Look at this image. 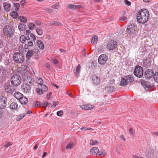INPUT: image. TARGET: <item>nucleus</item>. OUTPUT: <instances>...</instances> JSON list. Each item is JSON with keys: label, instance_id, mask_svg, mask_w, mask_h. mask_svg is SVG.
I'll return each instance as SVG.
<instances>
[{"label": "nucleus", "instance_id": "1", "mask_svg": "<svg viewBox=\"0 0 158 158\" xmlns=\"http://www.w3.org/2000/svg\"><path fill=\"white\" fill-rule=\"evenodd\" d=\"M149 14L148 10L143 9L140 10L137 15V20L140 23H145L148 20Z\"/></svg>", "mask_w": 158, "mask_h": 158}, {"label": "nucleus", "instance_id": "2", "mask_svg": "<svg viewBox=\"0 0 158 158\" xmlns=\"http://www.w3.org/2000/svg\"><path fill=\"white\" fill-rule=\"evenodd\" d=\"M21 68L20 73L22 74L23 78V83L33 85L34 83L33 80L28 75L29 72L27 70V67L25 65H23Z\"/></svg>", "mask_w": 158, "mask_h": 158}, {"label": "nucleus", "instance_id": "3", "mask_svg": "<svg viewBox=\"0 0 158 158\" xmlns=\"http://www.w3.org/2000/svg\"><path fill=\"white\" fill-rule=\"evenodd\" d=\"M37 83L39 85H38V88L36 89L38 94L41 95L43 94L44 92H46L48 90V87L46 85L43 84V81L42 78H38L37 80Z\"/></svg>", "mask_w": 158, "mask_h": 158}, {"label": "nucleus", "instance_id": "4", "mask_svg": "<svg viewBox=\"0 0 158 158\" xmlns=\"http://www.w3.org/2000/svg\"><path fill=\"white\" fill-rule=\"evenodd\" d=\"M15 32L14 27L11 24L6 25L3 29V32L5 36L10 37L13 36Z\"/></svg>", "mask_w": 158, "mask_h": 158}, {"label": "nucleus", "instance_id": "5", "mask_svg": "<svg viewBox=\"0 0 158 158\" xmlns=\"http://www.w3.org/2000/svg\"><path fill=\"white\" fill-rule=\"evenodd\" d=\"M13 58L15 62L17 63H21L24 60L23 55L19 52L15 53Z\"/></svg>", "mask_w": 158, "mask_h": 158}, {"label": "nucleus", "instance_id": "6", "mask_svg": "<svg viewBox=\"0 0 158 158\" xmlns=\"http://www.w3.org/2000/svg\"><path fill=\"white\" fill-rule=\"evenodd\" d=\"M10 81L11 83L13 85L16 86L20 84L21 82V78L19 75L16 74L12 76Z\"/></svg>", "mask_w": 158, "mask_h": 158}, {"label": "nucleus", "instance_id": "7", "mask_svg": "<svg viewBox=\"0 0 158 158\" xmlns=\"http://www.w3.org/2000/svg\"><path fill=\"white\" fill-rule=\"evenodd\" d=\"M135 75L139 77H141L143 75V68L139 65H137L134 71Z\"/></svg>", "mask_w": 158, "mask_h": 158}, {"label": "nucleus", "instance_id": "8", "mask_svg": "<svg viewBox=\"0 0 158 158\" xmlns=\"http://www.w3.org/2000/svg\"><path fill=\"white\" fill-rule=\"evenodd\" d=\"M117 43L116 41L111 40L108 42L106 48L109 50H113L117 47Z\"/></svg>", "mask_w": 158, "mask_h": 158}, {"label": "nucleus", "instance_id": "9", "mask_svg": "<svg viewBox=\"0 0 158 158\" xmlns=\"http://www.w3.org/2000/svg\"><path fill=\"white\" fill-rule=\"evenodd\" d=\"M32 85L23 83L21 87L22 90L25 93H29L30 91Z\"/></svg>", "mask_w": 158, "mask_h": 158}, {"label": "nucleus", "instance_id": "10", "mask_svg": "<svg viewBox=\"0 0 158 158\" xmlns=\"http://www.w3.org/2000/svg\"><path fill=\"white\" fill-rule=\"evenodd\" d=\"M146 156L148 158H157L158 157V154H157L156 152L155 151L153 150L149 149Z\"/></svg>", "mask_w": 158, "mask_h": 158}, {"label": "nucleus", "instance_id": "11", "mask_svg": "<svg viewBox=\"0 0 158 158\" xmlns=\"http://www.w3.org/2000/svg\"><path fill=\"white\" fill-rule=\"evenodd\" d=\"M107 59L108 57L106 54H102L99 57L98 59V63L101 64L103 65L106 63Z\"/></svg>", "mask_w": 158, "mask_h": 158}, {"label": "nucleus", "instance_id": "12", "mask_svg": "<svg viewBox=\"0 0 158 158\" xmlns=\"http://www.w3.org/2000/svg\"><path fill=\"white\" fill-rule=\"evenodd\" d=\"M136 26L134 24H131L127 27V31L130 34H133L135 31Z\"/></svg>", "mask_w": 158, "mask_h": 158}, {"label": "nucleus", "instance_id": "13", "mask_svg": "<svg viewBox=\"0 0 158 158\" xmlns=\"http://www.w3.org/2000/svg\"><path fill=\"white\" fill-rule=\"evenodd\" d=\"M8 74V72L2 66H0V79H5Z\"/></svg>", "mask_w": 158, "mask_h": 158}, {"label": "nucleus", "instance_id": "14", "mask_svg": "<svg viewBox=\"0 0 158 158\" xmlns=\"http://www.w3.org/2000/svg\"><path fill=\"white\" fill-rule=\"evenodd\" d=\"M7 98L5 97H0V109L4 108L6 106Z\"/></svg>", "mask_w": 158, "mask_h": 158}, {"label": "nucleus", "instance_id": "15", "mask_svg": "<svg viewBox=\"0 0 158 158\" xmlns=\"http://www.w3.org/2000/svg\"><path fill=\"white\" fill-rule=\"evenodd\" d=\"M154 73L153 71L149 69H147L145 72L144 76L146 78L150 79L152 77Z\"/></svg>", "mask_w": 158, "mask_h": 158}, {"label": "nucleus", "instance_id": "16", "mask_svg": "<svg viewBox=\"0 0 158 158\" xmlns=\"http://www.w3.org/2000/svg\"><path fill=\"white\" fill-rule=\"evenodd\" d=\"M4 90L5 92L7 93L12 94L15 91V89L14 87L9 85L5 86Z\"/></svg>", "mask_w": 158, "mask_h": 158}, {"label": "nucleus", "instance_id": "17", "mask_svg": "<svg viewBox=\"0 0 158 158\" xmlns=\"http://www.w3.org/2000/svg\"><path fill=\"white\" fill-rule=\"evenodd\" d=\"M100 82L99 77L97 76H94L92 78V82L93 84L95 85H97L99 84Z\"/></svg>", "mask_w": 158, "mask_h": 158}, {"label": "nucleus", "instance_id": "18", "mask_svg": "<svg viewBox=\"0 0 158 158\" xmlns=\"http://www.w3.org/2000/svg\"><path fill=\"white\" fill-rule=\"evenodd\" d=\"M99 149L98 148L94 147L92 148L90 151V153L92 155H97Z\"/></svg>", "mask_w": 158, "mask_h": 158}, {"label": "nucleus", "instance_id": "19", "mask_svg": "<svg viewBox=\"0 0 158 158\" xmlns=\"http://www.w3.org/2000/svg\"><path fill=\"white\" fill-rule=\"evenodd\" d=\"M151 61L147 59H145L143 61V66L145 68H147L149 67L151 64Z\"/></svg>", "mask_w": 158, "mask_h": 158}, {"label": "nucleus", "instance_id": "20", "mask_svg": "<svg viewBox=\"0 0 158 158\" xmlns=\"http://www.w3.org/2000/svg\"><path fill=\"white\" fill-rule=\"evenodd\" d=\"M81 6L79 5L69 4L68 5V8L71 9H75L81 8Z\"/></svg>", "mask_w": 158, "mask_h": 158}, {"label": "nucleus", "instance_id": "21", "mask_svg": "<svg viewBox=\"0 0 158 158\" xmlns=\"http://www.w3.org/2000/svg\"><path fill=\"white\" fill-rule=\"evenodd\" d=\"M4 10L6 11H9L10 9V4L7 2H4L3 4Z\"/></svg>", "mask_w": 158, "mask_h": 158}, {"label": "nucleus", "instance_id": "22", "mask_svg": "<svg viewBox=\"0 0 158 158\" xmlns=\"http://www.w3.org/2000/svg\"><path fill=\"white\" fill-rule=\"evenodd\" d=\"M105 90L108 92H113L115 91V88L114 86H109L106 87Z\"/></svg>", "mask_w": 158, "mask_h": 158}, {"label": "nucleus", "instance_id": "23", "mask_svg": "<svg viewBox=\"0 0 158 158\" xmlns=\"http://www.w3.org/2000/svg\"><path fill=\"white\" fill-rule=\"evenodd\" d=\"M124 78L127 83V84L131 83L133 81V78L131 75L126 76Z\"/></svg>", "mask_w": 158, "mask_h": 158}, {"label": "nucleus", "instance_id": "24", "mask_svg": "<svg viewBox=\"0 0 158 158\" xmlns=\"http://www.w3.org/2000/svg\"><path fill=\"white\" fill-rule=\"evenodd\" d=\"M18 107V105L17 102H13L11 103L10 106V109L12 110L16 109Z\"/></svg>", "mask_w": 158, "mask_h": 158}, {"label": "nucleus", "instance_id": "25", "mask_svg": "<svg viewBox=\"0 0 158 158\" xmlns=\"http://www.w3.org/2000/svg\"><path fill=\"white\" fill-rule=\"evenodd\" d=\"M19 102L22 104H26L28 102V99L26 97L23 95L19 99Z\"/></svg>", "mask_w": 158, "mask_h": 158}, {"label": "nucleus", "instance_id": "26", "mask_svg": "<svg viewBox=\"0 0 158 158\" xmlns=\"http://www.w3.org/2000/svg\"><path fill=\"white\" fill-rule=\"evenodd\" d=\"M37 44L38 47L41 49L44 48V45L43 42L40 40H38L37 41Z\"/></svg>", "mask_w": 158, "mask_h": 158}, {"label": "nucleus", "instance_id": "27", "mask_svg": "<svg viewBox=\"0 0 158 158\" xmlns=\"http://www.w3.org/2000/svg\"><path fill=\"white\" fill-rule=\"evenodd\" d=\"M18 28L20 31L25 30L26 28V26L24 23H20L18 26Z\"/></svg>", "mask_w": 158, "mask_h": 158}, {"label": "nucleus", "instance_id": "28", "mask_svg": "<svg viewBox=\"0 0 158 158\" xmlns=\"http://www.w3.org/2000/svg\"><path fill=\"white\" fill-rule=\"evenodd\" d=\"M50 24L51 25L54 26H62V24L59 21H53L51 22Z\"/></svg>", "mask_w": 158, "mask_h": 158}, {"label": "nucleus", "instance_id": "29", "mask_svg": "<svg viewBox=\"0 0 158 158\" xmlns=\"http://www.w3.org/2000/svg\"><path fill=\"white\" fill-rule=\"evenodd\" d=\"M23 95L19 92H15L14 94V96L16 99L19 100Z\"/></svg>", "mask_w": 158, "mask_h": 158}, {"label": "nucleus", "instance_id": "30", "mask_svg": "<svg viewBox=\"0 0 158 158\" xmlns=\"http://www.w3.org/2000/svg\"><path fill=\"white\" fill-rule=\"evenodd\" d=\"M81 69V65L80 64H79L77 66V68L75 70V73L76 74V76L77 77H78L79 76V74L80 71Z\"/></svg>", "mask_w": 158, "mask_h": 158}, {"label": "nucleus", "instance_id": "31", "mask_svg": "<svg viewBox=\"0 0 158 158\" xmlns=\"http://www.w3.org/2000/svg\"><path fill=\"white\" fill-rule=\"evenodd\" d=\"M33 54V50H32L31 49L28 50L26 54V58L27 59H29L32 56Z\"/></svg>", "mask_w": 158, "mask_h": 158}, {"label": "nucleus", "instance_id": "32", "mask_svg": "<svg viewBox=\"0 0 158 158\" xmlns=\"http://www.w3.org/2000/svg\"><path fill=\"white\" fill-rule=\"evenodd\" d=\"M98 37L97 35L94 36L91 40V42L93 44H96L98 41Z\"/></svg>", "mask_w": 158, "mask_h": 158}, {"label": "nucleus", "instance_id": "33", "mask_svg": "<svg viewBox=\"0 0 158 158\" xmlns=\"http://www.w3.org/2000/svg\"><path fill=\"white\" fill-rule=\"evenodd\" d=\"M29 38L28 37V39L27 38H26L24 35H22L21 36L20 38V41L22 43H24L26 40H28Z\"/></svg>", "mask_w": 158, "mask_h": 158}, {"label": "nucleus", "instance_id": "34", "mask_svg": "<svg viewBox=\"0 0 158 158\" xmlns=\"http://www.w3.org/2000/svg\"><path fill=\"white\" fill-rule=\"evenodd\" d=\"M143 85L146 90H148L150 87L149 83L147 82H144L143 83Z\"/></svg>", "mask_w": 158, "mask_h": 158}, {"label": "nucleus", "instance_id": "35", "mask_svg": "<svg viewBox=\"0 0 158 158\" xmlns=\"http://www.w3.org/2000/svg\"><path fill=\"white\" fill-rule=\"evenodd\" d=\"M120 85L122 86H125L127 85V83L123 77H122L121 79Z\"/></svg>", "mask_w": 158, "mask_h": 158}, {"label": "nucleus", "instance_id": "36", "mask_svg": "<svg viewBox=\"0 0 158 158\" xmlns=\"http://www.w3.org/2000/svg\"><path fill=\"white\" fill-rule=\"evenodd\" d=\"M11 16L14 18L16 19L18 16V14L16 11H13L10 13Z\"/></svg>", "mask_w": 158, "mask_h": 158}, {"label": "nucleus", "instance_id": "37", "mask_svg": "<svg viewBox=\"0 0 158 158\" xmlns=\"http://www.w3.org/2000/svg\"><path fill=\"white\" fill-rule=\"evenodd\" d=\"M106 152H104V151L103 150H102L100 151L99 150V152H98V155H100L102 157L104 156H106Z\"/></svg>", "mask_w": 158, "mask_h": 158}, {"label": "nucleus", "instance_id": "38", "mask_svg": "<svg viewBox=\"0 0 158 158\" xmlns=\"http://www.w3.org/2000/svg\"><path fill=\"white\" fill-rule=\"evenodd\" d=\"M25 115V114H20L17 116L16 118V120L17 121H19L21 119H23Z\"/></svg>", "mask_w": 158, "mask_h": 158}, {"label": "nucleus", "instance_id": "39", "mask_svg": "<svg viewBox=\"0 0 158 158\" xmlns=\"http://www.w3.org/2000/svg\"><path fill=\"white\" fill-rule=\"evenodd\" d=\"M29 27L30 29L33 30L35 29V25L33 23H30L29 24Z\"/></svg>", "mask_w": 158, "mask_h": 158}, {"label": "nucleus", "instance_id": "40", "mask_svg": "<svg viewBox=\"0 0 158 158\" xmlns=\"http://www.w3.org/2000/svg\"><path fill=\"white\" fill-rule=\"evenodd\" d=\"M74 148V145L73 143L72 142H70L69 143L66 147V149H71Z\"/></svg>", "mask_w": 158, "mask_h": 158}, {"label": "nucleus", "instance_id": "41", "mask_svg": "<svg viewBox=\"0 0 158 158\" xmlns=\"http://www.w3.org/2000/svg\"><path fill=\"white\" fill-rule=\"evenodd\" d=\"M18 19L20 21L23 23L26 22L27 21V18L23 16H20L19 18Z\"/></svg>", "mask_w": 158, "mask_h": 158}, {"label": "nucleus", "instance_id": "42", "mask_svg": "<svg viewBox=\"0 0 158 158\" xmlns=\"http://www.w3.org/2000/svg\"><path fill=\"white\" fill-rule=\"evenodd\" d=\"M5 57V54L2 52H0V62H1L2 59Z\"/></svg>", "mask_w": 158, "mask_h": 158}, {"label": "nucleus", "instance_id": "43", "mask_svg": "<svg viewBox=\"0 0 158 158\" xmlns=\"http://www.w3.org/2000/svg\"><path fill=\"white\" fill-rule=\"evenodd\" d=\"M153 78L156 82H158V72L155 73L153 76Z\"/></svg>", "mask_w": 158, "mask_h": 158}, {"label": "nucleus", "instance_id": "44", "mask_svg": "<svg viewBox=\"0 0 158 158\" xmlns=\"http://www.w3.org/2000/svg\"><path fill=\"white\" fill-rule=\"evenodd\" d=\"M36 31L37 34L40 35H41L43 34V31L40 28H37L36 29Z\"/></svg>", "mask_w": 158, "mask_h": 158}, {"label": "nucleus", "instance_id": "45", "mask_svg": "<svg viewBox=\"0 0 158 158\" xmlns=\"http://www.w3.org/2000/svg\"><path fill=\"white\" fill-rule=\"evenodd\" d=\"M14 7L15 10L17 11H18L20 7V5L19 3H15L14 4Z\"/></svg>", "mask_w": 158, "mask_h": 158}, {"label": "nucleus", "instance_id": "46", "mask_svg": "<svg viewBox=\"0 0 158 158\" xmlns=\"http://www.w3.org/2000/svg\"><path fill=\"white\" fill-rule=\"evenodd\" d=\"M98 141L96 140L91 139L90 140V144L92 145H94L98 143Z\"/></svg>", "mask_w": 158, "mask_h": 158}, {"label": "nucleus", "instance_id": "47", "mask_svg": "<svg viewBox=\"0 0 158 158\" xmlns=\"http://www.w3.org/2000/svg\"><path fill=\"white\" fill-rule=\"evenodd\" d=\"M82 131H86L87 130H93V129L91 128H86L85 127H82L80 129Z\"/></svg>", "mask_w": 158, "mask_h": 158}, {"label": "nucleus", "instance_id": "48", "mask_svg": "<svg viewBox=\"0 0 158 158\" xmlns=\"http://www.w3.org/2000/svg\"><path fill=\"white\" fill-rule=\"evenodd\" d=\"M94 106L91 105H86V110H90L94 108Z\"/></svg>", "mask_w": 158, "mask_h": 158}, {"label": "nucleus", "instance_id": "49", "mask_svg": "<svg viewBox=\"0 0 158 158\" xmlns=\"http://www.w3.org/2000/svg\"><path fill=\"white\" fill-rule=\"evenodd\" d=\"M5 45L4 42L2 40H0V48H3Z\"/></svg>", "mask_w": 158, "mask_h": 158}, {"label": "nucleus", "instance_id": "50", "mask_svg": "<svg viewBox=\"0 0 158 158\" xmlns=\"http://www.w3.org/2000/svg\"><path fill=\"white\" fill-rule=\"evenodd\" d=\"M56 114L58 116H61L63 114V112L62 111L60 110L57 112Z\"/></svg>", "mask_w": 158, "mask_h": 158}, {"label": "nucleus", "instance_id": "51", "mask_svg": "<svg viewBox=\"0 0 158 158\" xmlns=\"http://www.w3.org/2000/svg\"><path fill=\"white\" fill-rule=\"evenodd\" d=\"M42 104L43 105V107H44L45 108H46L48 106L49 104L50 105V103H48L47 102H45L44 103H42Z\"/></svg>", "mask_w": 158, "mask_h": 158}, {"label": "nucleus", "instance_id": "52", "mask_svg": "<svg viewBox=\"0 0 158 158\" xmlns=\"http://www.w3.org/2000/svg\"><path fill=\"white\" fill-rule=\"evenodd\" d=\"M33 53H34L35 54H37L39 52V49L37 47L35 48L33 50Z\"/></svg>", "mask_w": 158, "mask_h": 158}, {"label": "nucleus", "instance_id": "53", "mask_svg": "<svg viewBox=\"0 0 158 158\" xmlns=\"http://www.w3.org/2000/svg\"><path fill=\"white\" fill-rule=\"evenodd\" d=\"M52 61L54 64H56L58 63V61L56 59H52Z\"/></svg>", "mask_w": 158, "mask_h": 158}, {"label": "nucleus", "instance_id": "54", "mask_svg": "<svg viewBox=\"0 0 158 158\" xmlns=\"http://www.w3.org/2000/svg\"><path fill=\"white\" fill-rule=\"evenodd\" d=\"M124 2L125 4L128 6H130L131 5V2L127 0H125Z\"/></svg>", "mask_w": 158, "mask_h": 158}, {"label": "nucleus", "instance_id": "55", "mask_svg": "<svg viewBox=\"0 0 158 158\" xmlns=\"http://www.w3.org/2000/svg\"><path fill=\"white\" fill-rule=\"evenodd\" d=\"M30 37L32 39L33 41H35L36 40V38L34 34L32 33L30 34Z\"/></svg>", "mask_w": 158, "mask_h": 158}, {"label": "nucleus", "instance_id": "56", "mask_svg": "<svg viewBox=\"0 0 158 158\" xmlns=\"http://www.w3.org/2000/svg\"><path fill=\"white\" fill-rule=\"evenodd\" d=\"M127 18L125 16H122L120 17V20L122 21H125L127 20Z\"/></svg>", "mask_w": 158, "mask_h": 158}, {"label": "nucleus", "instance_id": "57", "mask_svg": "<svg viewBox=\"0 0 158 158\" xmlns=\"http://www.w3.org/2000/svg\"><path fill=\"white\" fill-rule=\"evenodd\" d=\"M12 144L10 143V142H8L7 143H6L5 144L4 146L5 148H7L9 146H10V145H11Z\"/></svg>", "mask_w": 158, "mask_h": 158}, {"label": "nucleus", "instance_id": "58", "mask_svg": "<svg viewBox=\"0 0 158 158\" xmlns=\"http://www.w3.org/2000/svg\"><path fill=\"white\" fill-rule=\"evenodd\" d=\"M27 44L30 47L32 46L33 45V43L31 41H29L27 42Z\"/></svg>", "mask_w": 158, "mask_h": 158}, {"label": "nucleus", "instance_id": "59", "mask_svg": "<svg viewBox=\"0 0 158 158\" xmlns=\"http://www.w3.org/2000/svg\"><path fill=\"white\" fill-rule=\"evenodd\" d=\"M26 3V1L25 0H22L20 2V4L21 6H24L25 3Z\"/></svg>", "mask_w": 158, "mask_h": 158}, {"label": "nucleus", "instance_id": "60", "mask_svg": "<svg viewBox=\"0 0 158 158\" xmlns=\"http://www.w3.org/2000/svg\"><path fill=\"white\" fill-rule=\"evenodd\" d=\"M35 23L36 25L38 26H40L41 24V23L40 21H36L35 22Z\"/></svg>", "mask_w": 158, "mask_h": 158}, {"label": "nucleus", "instance_id": "61", "mask_svg": "<svg viewBox=\"0 0 158 158\" xmlns=\"http://www.w3.org/2000/svg\"><path fill=\"white\" fill-rule=\"evenodd\" d=\"M59 103L58 102H54L53 103V105L54 107H55L56 105H58Z\"/></svg>", "mask_w": 158, "mask_h": 158}, {"label": "nucleus", "instance_id": "62", "mask_svg": "<svg viewBox=\"0 0 158 158\" xmlns=\"http://www.w3.org/2000/svg\"><path fill=\"white\" fill-rule=\"evenodd\" d=\"M129 132L131 134H134V132L133 129L132 128H130L129 130Z\"/></svg>", "mask_w": 158, "mask_h": 158}, {"label": "nucleus", "instance_id": "63", "mask_svg": "<svg viewBox=\"0 0 158 158\" xmlns=\"http://www.w3.org/2000/svg\"><path fill=\"white\" fill-rule=\"evenodd\" d=\"M46 10L47 12H49V13H51V12H53L52 10L50 9H48V8L46 9Z\"/></svg>", "mask_w": 158, "mask_h": 158}, {"label": "nucleus", "instance_id": "64", "mask_svg": "<svg viewBox=\"0 0 158 158\" xmlns=\"http://www.w3.org/2000/svg\"><path fill=\"white\" fill-rule=\"evenodd\" d=\"M120 137L121 138V139L123 140V141H125L126 139L124 138V137L123 136V135H122L120 136Z\"/></svg>", "mask_w": 158, "mask_h": 158}]
</instances>
